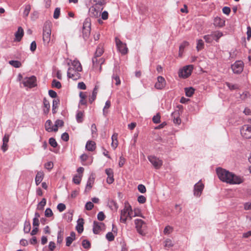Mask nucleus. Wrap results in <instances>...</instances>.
Returning a JSON list of instances; mask_svg holds the SVG:
<instances>
[{
	"label": "nucleus",
	"instance_id": "f257e3e1",
	"mask_svg": "<svg viewBox=\"0 0 251 251\" xmlns=\"http://www.w3.org/2000/svg\"><path fill=\"white\" fill-rule=\"evenodd\" d=\"M219 178L230 184H240L244 181L243 176H237L225 169L219 168L216 170Z\"/></svg>",
	"mask_w": 251,
	"mask_h": 251
},
{
	"label": "nucleus",
	"instance_id": "f03ea898",
	"mask_svg": "<svg viewBox=\"0 0 251 251\" xmlns=\"http://www.w3.org/2000/svg\"><path fill=\"white\" fill-rule=\"evenodd\" d=\"M69 66L67 76L73 80H77L80 77V72L82 71V68L80 63L77 60H70L68 62Z\"/></svg>",
	"mask_w": 251,
	"mask_h": 251
},
{
	"label": "nucleus",
	"instance_id": "7ed1b4c3",
	"mask_svg": "<svg viewBox=\"0 0 251 251\" xmlns=\"http://www.w3.org/2000/svg\"><path fill=\"white\" fill-rule=\"evenodd\" d=\"M133 216H135V215H133V211L131 206L129 204H126L124 208L121 211V221L126 223L127 220H131Z\"/></svg>",
	"mask_w": 251,
	"mask_h": 251
},
{
	"label": "nucleus",
	"instance_id": "20e7f679",
	"mask_svg": "<svg viewBox=\"0 0 251 251\" xmlns=\"http://www.w3.org/2000/svg\"><path fill=\"white\" fill-rule=\"evenodd\" d=\"M51 25L50 23H46L43 27V41L45 46H49L51 41Z\"/></svg>",
	"mask_w": 251,
	"mask_h": 251
},
{
	"label": "nucleus",
	"instance_id": "39448f33",
	"mask_svg": "<svg viewBox=\"0 0 251 251\" xmlns=\"http://www.w3.org/2000/svg\"><path fill=\"white\" fill-rule=\"evenodd\" d=\"M223 36V34L222 32L216 31L212 32L210 34L204 35L203 38L206 42L211 43L213 40L218 42L219 39Z\"/></svg>",
	"mask_w": 251,
	"mask_h": 251
},
{
	"label": "nucleus",
	"instance_id": "423d86ee",
	"mask_svg": "<svg viewBox=\"0 0 251 251\" xmlns=\"http://www.w3.org/2000/svg\"><path fill=\"white\" fill-rule=\"evenodd\" d=\"M22 83L25 87L32 88L37 85L36 77L34 75L25 77Z\"/></svg>",
	"mask_w": 251,
	"mask_h": 251
},
{
	"label": "nucleus",
	"instance_id": "0eeeda50",
	"mask_svg": "<svg viewBox=\"0 0 251 251\" xmlns=\"http://www.w3.org/2000/svg\"><path fill=\"white\" fill-rule=\"evenodd\" d=\"M115 40L118 51L123 55L126 54L128 52V49L126 44L122 42L118 37H115Z\"/></svg>",
	"mask_w": 251,
	"mask_h": 251
},
{
	"label": "nucleus",
	"instance_id": "6e6552de",
	"mask_svg": "<svg viewBox=\"0 0 251 251\" xmlns=\"http://www.w3.org/2000/svg\"><path fill=\"white\" fill-rule=\"evenodd\" d=\"M135 227L137 232L141 235L145 234V231L146 228V224L141 219H136L134 221Z\"/></svg>",
	"mask_w": 251,
	"mask_h": 251
},
{
	"label": "nucleus",
	"instance_id": "1a4fd4ad",
	"mask_svg": "<svg viewBox=\"0 0 251 251\" xmlns=\"http://www.w3.org/2000/svg\"><path fill=\"white\" fill-rule=\"evenodd\" d=\"M193 67L192 65H187L180 70L178 72V75L180 77L184 78L188 77L192 73Z\"/></svg>",
	"mask_w": 251,
	"mask_h": 251
},
{
	"label": "nucleus",
	"instance_id": "9d476101",
	"mask_svg": "<svg viewBox=\"0 0 251 251\" xmlns=\"http://www.w3.org/2000/svg\"><path fill=\"white\" fill-rule=\"evenodd\" d=\"M103 9V7H97V6L92 5L90 7L89 10V14L91 17L98 18L99 17L101 14V11Z\"/></svg>",
	"mask_w": 251,
	"mask_h": 251
},
{
	"label": "nucleus",
	"instance_id": "9b49d317",
	"mask_svg": "<svg viewBox=\"0 0 251 251\" xmlns=\"http://www.w3.org/2000/svg\"><path fill=\"white\" fill-rule=\"evenodd\" d=\"M104 50L102 45H99L95 52L94 57L92 59L93 66H96L97 65L98 58L100 57L103 53Z\"/></svg>",
	"mask_w": 251,
	"mask_h": 251
},
{
	"label": "nucleus",
	"instance_id": "f8f14e48",
	"mask_svg": "<svg viewBox=\"0 0 251 251\" xmlns=\"http://www.w3.org/2000/svg\"><path fill=\"white\" fill-rule=\"evenodd\" d=\"M242 136L246 139L251 138V126L246 125L242 126L241 130Z\"/></svg>",
	"mask_w": 251,
	"mask_h": 251
},
{
	"label": "nucleus",
	"instance_id": "ddd939ff",
	"mask_svg": "<svg viewBox=\"0 0 251 251\" xmlns=\"http://www.w3.org/2000/svg\"><path fill=\"white\" fill-rule=\"evenodd\" d=\"M204 185L201 182V180H200L195 184L194 188V195L197 197H200L204 189Z\"/></svg>",
	"mask_w": 251,
	"mask_h": 251
},
{
	"label": "nucleus",
	"instance_id": "4468645a",
	"mask_svg": "<svg viewBox=\"0 0 251 251\" xmlns=\"http://www.w3.org/2000/svg\"><path fill=\"white\" fill-rule=\"evenodd\" d=\"M243 66L244 64L242 61H236L233 65H232L231 69L234 73L238 74L243 71Z\"/></svg>",
	"mask_w": 251,
	"mask_h": 251
},
{
	"label": "nucleus",
	"instance_id": "2eb2a0df",
	"mask_svg": "<svg viewBox=\"0 0 251 251\" xmlns=\"http://www.w3.org/2000/svg\"><path fill=\"white\" fill-rule=\"evenodd\" d=\"M148 159L155 169H159L162 165V161L154 156H148Z\"/></svg>",
	"mask_w": 251,
	"mask_h": 251
},
{
	"label": "nucleus",
	"instance_id": "dca6fc26",
	"mask_svg": "<svg viewBox=\"0 0 251 251\" xmlns=\"http://www.w3.org/2000/svg\"><path fill=\"white\" fill-rule=\"evenodd\" d=\"M165 85L166 81L165 78L161 76H158L157 81L154 85L155 88L157 89H162L165 87Z\"/></svg>",
	"mask_w": 251,
	"mask_h": 251
},
{
	"label": "nucleus",
	"instance_id": "f3484780",
	"mask_svg": "<svg viewBox=\"0 0 251 251\" xmlns=\"http://www.w3.org/2000/svg\"><path fill=\"white\" fill-rule=\"evenodd\" d=\"M104 225L102 223L94 221L93 223V231L94 234H99L100 231L104 228Z\"/></svg>",
	"mask_w": 251,
	"mask_h": 251
},
{
	"label": "nucleus",
	"instance_id": "a211bd4d",
	"mask_svg": "<svg viewBox=\"0 0 251 251\" xmlns=\"http://www.w3.org/2000/svg\"><path fill=\"white\" fill-rule=\"evenodd\" d=\"M9 135L5 134L2 139V145L1 149L3 152H5L8 149V142L9 139Z\"/></svg>",
	"mask_w": 251,
	"mask_h": 251
},
{
	"label": "nucleus",
	"instance_id": "6ab92c4d",
	"mask_svg": "<svg viewBox=\"0 0 251 251\" xmlns=\"http://www.w3.org/2000/svg\"><path fill=\"white\" fill-rule=\"evenodd\" d=\"M24 35V30L22 27L20 26L18 28V30L15 33V41L19 42L21 40Z\"/></svg>",
	"mask_w": 251,
	"mask_h": 251
},
{
	"label": "nucleus",
	"instance_id": "aec40b11",
	"mask_svg": "<svg viewBox=\"0 0 251 251\" xmlns=\"http://www.w3.org/2000/svg\"><path fill=\"white\" fill-rule=\"evenodd\" d=\"M45 129L48 132L57 131L56 128H53V126H52V122L50 120H48L45 123Z\"/></svg>",
	"mask_w": 251,
	"mask_h": 251
},
{
	"label": "nucleus",
	"instance_id": "412c9836",
	"mask_svg": "<svg viewBox=\"0 0 251 251\" xmlns=\"http://www.w3.org/2000/svg\"><path fill=\"white\" fill-rule=\"evenodd\" d=\"M225 21L220 17H216L214 20V25L216 26L223 27L225 25Z\"/></svg>",
	"mask_w": 251,
	"mask_h": 251
},
{
	"label": "nucleus",
	"instance_id": "4be33fe9",
	"mask_svg": "<svg viewBox=\"0 0 251 251\" xmlns=\"http://www.w3.org/2000/svg\"><path fill=\"white\" fill-rule=\"evenodd\" d=\"M85 147L88 151H93L96 149V143L94 141H88L86 143Z\"/></svg>",
	"mask_w": 251,
	"mask_h": 251
},
{
	"label": "nucleus",
	"instance_id": "5701e85b",
	"mask_svg": "<svg viewBox=\"0 0 251 251\" xmlns=\"http://www.w3.org/2000/svg\"><path fill=\"white\" fill-rule=\"evenodd\" d=\"M77 223L76 229L79 233H81L83 231V219L82 218L79 219Z\"/></svg>",
	"mask_w": 251,
	"mask_h": 251
},
{
	"label": "nucleus",
	"instance_id": "b1692460",
	"mask_svg": "<svg viewBox=\"0 0 251 251\" xmlns=\"http://www.w3.org/2000/svg\"><path fill=\"white\" fill-rule=\"evenodd\" d=\"M43 104H44V107H43V112L45 114H47L50 109V104L49 101L47 100L46 99H44L43 100Z\"/></svg>",
	"mask_w": 251,
	"mask_h": 251
},
{
	"label": "nucleus",
	"instance_id": "393cba45",
	"mask_svg": "<svg viewBox=\"0 0 251 251\" xmlns=\"http://www.w3.org/2000/svg\"><path fill=\"white\" fill-rule=\"evenodd\" d=\"M44 177V173L43 172H38L35 177V183L36 185H38L42 181Z\"/></svg>",
	"mask_w": 251,
	"mask_h": 251
},
{
	"label": "nucleus",
	"instance_id": "a878e982",
	"mask_svg": "<svg viewBox=\"0 0 251 251\" xmlns=\"http://www.w3.org/2000/svg\"><path fill=\"white\" fill-rule=\"evenodd\" d=\"M98 90H99V86L97 85H96L93 90V91L92 93V96H91L90 97L89 100V102L91 103H92L93 102V101H94V100L96 99Z\"/></svg>",
	"mask_w": 251,
	"mask_h": 251
},
{
	"label": "nucleus",
	"instance_id": "bb28decb",
	"mask_svg": "<svg viewBox=\"0 0 251 251\" xmlns=\"http://www.w3.org/2000/svg\"><path fill=\"white\" fill-rule=\"evenodd\" d=\"M117 137H118L117 133H114L111 137V139H112L111 146L112 148H113L114 149H115L118 146V140H117Z\"/></svg>",
	"mask_w": 251,
	"mask_h": 251
},
{
	"label": "nucleus",
	"instance_id": "cd10ccee",
	"mask_svg": "<svg viewBox=\"0 0 251 251\" xmlns=\"http://www.w3.org/2000/svg\"><path fill=\"white\" fill-rule=\"evenodd\" d=\"M111 106V102L110 100H108L106 101L105 105L103 108V115L104 117H106L108 113V109Z\"/></svg>",
	"mask_w": 251,
	"mask_h": 251
},
{
	"label": "nucleus",
	"instance_id": "c85d7f7f",
	"mask_svg": "<svg viewBox=\"0 0 251 251\" xmlns=\"http://www.w3.org/2000/svg\"><path fill=\"white\" fill-rule=\"evenodd\" d=\"M94 178L92 176H90L87 182V184H86V190H90L91 189V188H92L93 184H94Z\"/></svg>",
	"mask_w": 251,
	"mask_h": 251
},
{
	"label": "nucleus",
	"instance_id": "c756f323",
	"mask_svg": "<svg viewBox=\"0 0 251 251\" xmlns=\"http://www.w3.org/2000/svg\"><path fill=\"white\" fill-rule=\"evenodd\" d=\"M188 45L189 43L188 42L184 41L180 45L179 49V56H182L184 48L188 46Z\"/></svg>",
	"mask_w": 251,
	"mask_h": 251
},
{
	"label": "nucleus",
	"instance_id": "7c9ffc66",
	"mask_svg": "<svg viewBox=\"0 0 251 251\" xmlns=\"http://www.w3.org/2000/svg\"><path fill=\"white\" fill-rule=\"evenodd\" d=\"M31 229V226L29 221H25L24 224V231L25 233H28L29 232Z\"/></svg>",
	"mask_w": 251,
	"mask_h": 251
},
{
	"label": "nucleus",
	"instance_id": "2f4dec72",
	"mask_svg": "<svg viewBox=\"0 0 251 251\" xmlns=\"http://www.w3.org/2000/svg\"><path fill=\"white\" fill-rule=\"evenodd\" d=\"M94 6H97V7H103L102 6L105 4L104 0H92Z\"/></svg>",
	"mask_w": 251,
	"mask_h": 251
},
{
	"label": "nucleus",
	"instance_id": "473e14b6",
	"mask_svg": "<svg viewBox=\"0 0 251 251\" xmlns=\"http://www.w3.org/2000/svg\"><path fill=\"white\" fill-rule=\"evenodd\" d=\"M194 89L192 87L186 88H185V92L186 96L190 97L194 93Z\"/></svg>",
	"mask_w": 251,
	"mask_h": 251
},
{
	"label": "nucleus",
	"instance_id": "72a5a7b5",
	"mask_svg": "<svg viewBox=\"0 0 251 251\" xmlns=\"http://www.w3.org/2000/svg\"><path fill=\"white\" fill-rule=\"evenodd\" d=\"M9 64L16 68H20L22 66L21 62L18 60H10L9 61Z\"/></svg>",
	"mask_w": 251,
	"mask_h": 251
},
{
	"label": "nucleus",
	"instance_id": "f704fd0d",
	"mask_svg": "<svg viewBox=\"0 0 251 251\" xmlns=\"http://www.w3.org/2000/svg\"><path fill=\"white\" fill-rule=\"evenodd\" d=\"M76 119L78 123H82L83 120V113L82 111H78L76 115Z\"/></svg>",
	"mask_w": 251,
	"mask_h": 251
},
{
	"label": "nucleus",
	"instance_id": "c9c22d12",
	"mask_svg": "<svg viewBox=\"0 0 251 251\" xmlns=\"http://www.w3.org/2000/svg\"><path fill=\"white\" fill-rule=\"evenodd\" d=\"M31 10V6L29 4L25 6V10L23 12V16L24 17H27Z\"/></svg>",
	"mask_w": 251,
	"mask_h": 251
},
{
	"label": "nucleus",
	"instance_id": "e433bc0d",
	"mask_svg": "<svg viewBox=\"0 0 251 251\" xmlns=\"http://www.w3.org/2000/svg\"><path fill=\"white\" fill-rule=\"evenodd\" d=\"M83 28L91 29L90 19L87 18L83 23Z\"/></svg>",
	"mask_w": 251,
	"mask_h": 251
},
{
	"label": "nucleus",
	"instance_id": "4c0bfd02",
	"mask_svg": "<svg viewBox=\"0 0 251 251\" xmlns=\"http://www.w3.org/2000/svg\"><path fill=\"white\" fill-rule=\"evenodd\" d=\"M63 240V231L62 230H60L59 231H58L57 234V243L60 244L62 243Z\"/></svg>",
	"mask_w": 251,
	"mask_h": 251
},
{
	"label": "nucleus",
	"instance_id": "58836bf2",
	"mask_svg": "<svg viewBox=\"0 0 251 251\" xmlns=\"http://www.w3.org/2000/svg\"><path fill=\"white\" fill-rule=\"evenodd\" d=\"M91 31V29H86V28H83L82 29V33H83V36L84 39H86L88 38L89 36L90 35Z\"/></svg>",
	"mask_w": 251,
	"mask_h": 251
},
{
	"label": "nucleus",
	"instance_id": "ea45409f",
	"mask_svg": "<svg viewBox=\"0 0 251 251\" xmlns=\"http://www.w3.org/2000/svg\"><path fill=\"white\" fill-rule=\"evenodd\" d=\"M204 47V43L201 39H199L197 41V49L198 51L202 50Z\"/></svg>",
	"mask_w": 251,
	"mask_h": 251
},
{
	"label": "nucleus",
	"instance_id": "a19ab883",
	"mask_svg": "<svg viewBox=\"0 0 251 251\" xmlns=\"http://www.w3.org/2000/svg\"><path fill=\"white\" fill-rule=\"evenodd\" d=\"M46 204V200L43 198L42 200L38 203L37 208L39 210H42Z\"/></svg>",
	"mask_w": 251,
	"mask_h": 251
},
{
	"label": "nucleus",
	"instance_id": "79ce46f5",
	"mask_svg": "<svg viewBox=\"0 0 251 251\" xmlns=\"http://www.w3.org/2000/svg\"><path fill=\"white\" fill-rule=\"evenodd\" d=\"M64 122L62 120H57L55 122V125L53 126V128H56L57 131L58 130V127H61L63 126Z\"/></svg>",
	"mask_w": 251,
	"mask_h": 251
},
{
	"label": "nucleus",
	"instance_id": "37998d69",
	"mask_svg": "<svg viewBox=\"0 0 251 251\" xmlns=\"http://www.w3.org/2000/svg\"><path fill=\"white\" fill-rule=\"evenodd\" d=\"M105 60L103 58H100L99 59L98 58L97 65L96 66H94V68H98L99 67L100 70V71L101 69V65L104 63Z\"/></svg>",
	"mask_w": 251,
	"mask_h": 251
},
{
	"label": "nucleus",
	"instance_id": "c03bdc74",
	"mask_svg": "<svg viewBox=\"0 0 251 251\" xmlns=\"http://www.w3.org/2000/svg\"><path fill=\"white\" fill-rule=\"evenodd\" d=\"M52 86L59 89L61 87V84L59 81L53 79L52 81Z\"/></svg>",
	"mask_w": 251,
	"mask_h": 251
},
{
	"label": "nucleus",
	"instance_id": "a18cd8bd",
	"mask_svg": "<svg viewBox=\"0 0 251 251\" xmlns=\"http://www.w3.org/2000/svg\"><path fill=\"white\" fill-rule=\"evenodd\" d=\"M82 245L84 248L88 249L90 248L91 244L88 240H84L82 242Z\"/></svg>",
	"mask_w": 251,
	"mask_h": 251
},
{
	"label": "nucleus",
	"instance_id": "49530a36",
	"mask_svg": "<svg viewBox=\"0 0 251 251\" xmlns=\"http://www.w3.org/2000/svg\"><path fill=\"white\" fill-rule=\"evenodd\" d=\"M82 175L81 176H77L76 175L73 177V182L76 184H78L80 183L81 180Z\"/></svg>",
	"mask_w": 251,
	"mask_h": 251
},
{
	"label": "nucleus",
	"instance_id": "de8ad7c7",
	"mask_svg": "<svg viewBox=\"0 0 251 251\" xmlns=\"http://www.w3.org/2000/svg\"><path fill=\"white\" fill-rule=\"evenodd\" d=\"M173 228L169 226H166L164 229V233L165 234H169L172 232Z\"/></svg>",
	"mask_w": 251,
	"mask_h": 251
},
{
	"label": "nucleus",
	"instance_id": "09e8293b",
	"mask_svg": "<svg viewBox=\"0 0 251 251\" xmlns=\"http://www.w3.org/2000/svg\"><path fill=\"white\" fill-rule=\"evenodd\" d=\"M152 121L155 124H158L160 122V115L159 113L153 117Z\"/></svg>",
	"mask_w": 251,
	"mask_h": 251
},
{
	"label": "nucleus",
	"instance_id": "8fccbe9b",
	"mask_svg": "<svg viewBox=\"0 0 251 251\" xmlns=\"http://www.w3.org/2000/svg\"><path fill=\"white\" fill-rule=\"evenodd\" d=\"M49 144L53 148H55L57 146V143L55 139L53 138H50L49 139Z\"/></svg>",
	"mask_w": 251,
	"mask_h": 251
},
{
	"label": "nucleus",
	"instance_id": "3c124183",
	"mask_svg": "<svg viewBox=\"0 0 251 251\" xmlns=\"http://www.w3.org/2000/svg\"><path fill=\"white\" fill-rule=\"evenodd\" d=\"M60 13V9L58 7H57L55 9L53 14V18L54 19H58L59 17Z\"/></svg>",
	"mask_w": 251,
	"mask_h": 251
},
{
	"label": "nucleus",
	"instance_id": "603ef678",
	"mask_svg": "<svg viewBox=\"0 0 251 251\" xmlns=\"http://www.w3.org/2000/svg\"><path fill=\"white\" fill-rule=\"evenodd\" d=\"M45 215L47 217H50L53 215V212L50 208H47L45 211Z\"/></svg>",
	"mask_w": 251,
	"mask_h": 251
},
{
	"label": "nucleus",
	"instance_id": "864d4df0",
	"mask_svg": "<svg viewBox=\"0 0 251 251\" xmlns=\"http://www.w3.org/2000/svg\"><path fill=\"white\" fill-rule=\"evenodd\" d=\"M106 238L109 241H113L114 239V236L111 232H109L106 234Z\"/></svg>",
	"mask_w": 251,
	"mask_h": 251
},
{
	"label": "nucleus",
	"instance_id": "5fc2aeb1",
	"mask_svg": "<svg viewBox=\"0 0 251 251\" xmlns=\"http://www.w3.org/2000/svg\"><path fill=\"white\" fill-rule=\"evenodd\" d=\"M138 190L141 193H145L146 192V187L143 184H139L138 186Z\"/></svg>",
	"mask_w": 251,
	"mask_h": 251
},
{
	"label": "nucleus",
	"instance_id": "6e6d98bb",
	"mask_svg": "<svg viewBox=\"0 0 251 251\" xmlns=\"http://www.w3.org/2000/svg\"><path fill=\"white\" fill-rule=\"evenodd\" d=\"M57 208L59 211L62 212L66 209V206L64 204L60 203L57 205Z\"/></svg>",
	"mask_w": 251,
	"mask_h": 251
},
{
	"label": "nucleus",
	"instance_id": "4d7b16f0",
	"mask_svg": "<svg viewBox=\"0 0 251 251\" xmlns=\"http://www.w3.org/2000/svg\"><path fill=\"white\" fill-rule=\"evenodd\" d=\"M112 79H113V80L115 81V84L116 85H119L120 84L121 81H120L119 76H118L117 75H113V76L112 77Z\"/></svg>",
	"mask_w": 251,
	"mask_h": 251
},
{
	"label": "nucleus",
	"instance_id": "13d9d810",
	"mask_svg": "<svg viewBox=\"0 0 251 251\" xmlns=\"http://www.w3.org/2000/svg\"><path fill=\"white\" fill-rule=\"evenodd\" d=\"M93 207H94V204L91 201L87 202L86 203L85 206L86 209L87 210H91L93 208Z\"/></svg>",
	"mask_w": 251,
	"mask_h": 251
},
{
	"label": "nucleus",
	"instance_id": "bf43d9fd",
	"mask_svg": "<svg viewBox=\"0 0 251 251\" xmlns=\"http://www.w3.org/2000/svg\"><path fill=\"white\" fill-rule=\"evenodd\" d=\"M59 103V100L58 99H54L52 102V111H54V108H56Z\"/></svg>",
	"mask_w": 251,
	"mask_h": 251
},
{
	"label": "nucleus",
	"instance_id": "052dcab7",
	"mask_svg": "<svg viewBox=\"0 0 251 251\" xmlns=\"http://www.w3.org/2000/svg\"><path fill=\"white\" fill-rule=\"evenodd\" d=\"M146 201V198L144 196L141 195L138 197V201L140 203H144Z\"/></svg>",
	"mask_w": 251,
	"mask_h": 251
},
{
	"label": "nucleus",
	"instance_id": "680f3d73",
	"mask_svg": "<svg viewBox=\"0 0 251 251\" xmlns=\"http://www.w3.org/2000/svg\"><path fill=\"white\" fill-rule=\"evenodd\" d=\"M97 217H98V219L99 220L102 221L104 219L105 216L103 212H100L98 214Z\"/></svg>",
	"mask_w": 251,
	"mask_h": 251
},
{
	"label": "nucleus",
	"instance_id": "e2e57ef3",
	"mask_svg": "<svg viewBox=\"0 0 251 251\" xmlns=\"http://www.w3.org/2000/svg\"><path fill=\"white\" fill-rule=\"evenodd\" d=\"M222 11L224 14L228 15L230 13L231 10L229 7L225 6L223 7Z\"/></svg>",
	"mask_w": 251,
	"mask_h": 251
},
{
	"label": "nucleus",
	"instance_id": "0e129e2a",
	"mask_svg": "<svg viewBox=\"0 0 251 251\" xmlns=\"http://www.w3.org/2000/svg\"><path fill=\"white\" fill-rule=\"evenodd\" d=\"M61 139L65 141H68L69 139L68 133L67 132L63 133L61 135Z\"/></svg>",
	"mask_w": 251,
	"mask_h": 251
},
{
	"label": "nucleus",
	"instance_id": "69168bd1",
	"mask_svg": "<svg viewBox=\"0 0 251 251\" xmlns=\"http://www.w3.org/2000/svg\"><path fill=\"white\" fill-rule=\"evenodd\" d=\"M250 95V93L247 91L243 92L242 94H240V99L241 100H245Z\"/></svg>",
	"mask_w": 251,
	"mask_h": 251
},
{
	"label": "nucleus",
	"instance_id": "338daca9",
	"mask_svg": "<svg viewBox=\"0 0 251 251\" xmlns=\"http://www.w3.org/2000/svg\"><path fill=\"white\" fill-rule=\"evenodd\" d=\"M36 49V43L35 41H32L30 44V50L31 51H34Z\"/></svg>",
	"mask_w": 251,
	"mask_h": 251
},
{
	"label": "nucleus",
	"instance_id": "774afa93",
	"mask_svg": "<svg viewBox=\"0 0 251 251\" xmlns=\"http://www.w3.org/2000/svg\"><path fill=\"white\" fill-rule=\"evenodd\" d=\"M244 209L246 210H251V202H246L244 204Z\"/></svg>",
	"mask_w": 251,
	"mask_h": 251
}]
</instances>
